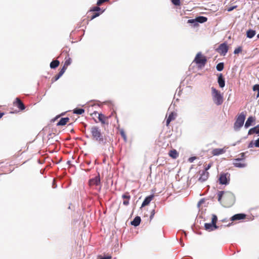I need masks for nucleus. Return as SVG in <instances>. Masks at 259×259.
Returning a JSON list of instances; mask_svg holds the SVG:
<instances>
[{
  "label": "nucleus",
  "instance_id": "1",
  "mask_svg": "<svg viewBox=\"0 0 259 259\" xmlns=\"http://www.w3.org/2000/svg\"><path fill=\"white\" fill-rule=\"evenodd\" d=\"M92 138L93 140L97 141L99 144L105 145L106 144V139L103 134L102 133L101 129L97 126H93L90 128Z\"/></svg>",
  "mask_w": 259,
  "mask_h": 259
},
{
  "label": "nucleus",
  "instance_id": "2",
  "mask_svg": "<svg viewBox=\"0 0 259 259\" xmlns=\"http://www.w3.org/2000/svg\"><path fill=\"white\" fill-rule=\"evenodd\" d=\"M211 89L212 99L213 103L218 106L222 105L224 101L223 96L220 91L214 87H212Z\"/></svg>",
  "mask_w": 259,
  "mask_h": 259
},
{
  "label": "nucleus",
  "instance_id": "3",
  "mask_svg": "<svg viewBox=\"0 0 259 259\" xmlns=\"http://www.w3.org/2000/svg\"><path fill=\"white\" fill-rule=\"evenodd\" d=\"M245 119V114L243 112L240 113L238 116L234 124V130L235 131H239L241 127L243 126Z\"/></svg>",
  "mask_w": 259,
  "mask_h": 259
},
{
  "label": "nucleus",
  "instance_id": "4",
  "mask_svg": "<svg viewBox=\"0 0 259 259\" xmlns=\"http://www.w3.org/2000/svg\"><path fill=\"white\" fill-rule=\"evenodd\" d=\"M194 62L200 66H204L207 62V59L206 57L202 55L201 52H199L197 54Z\"/></svg>",
  "mask_w": 259,
  "mask_h": 259
},
{
  "label": "nucleus",
  "instance_id": "5",
  "mask_svg": "<svg viewBox=\"0 0 259 259\" xmlns=\"http://www.w3.org/2000/svg\"><path fill=\"white\" fill-rule=\"evenodd\" d=\"M229 176L228 173L221 174L219 178L220 183L222 185H228L229 181Z\"/></svg>",
  "mask_w": 259,
  "mask_h": 259
},
{
  "label": "nucleus",
  "instance_id": "6",
  "mask_svg": "<svg viewBox=\"0 0 259 259\" xmlns=\"http://www.w3.org/2000/svg\"><path fill=\"white\" fill-rule=\"evenodd\" d=\"M217 50L221 55L225 56L228 51V47L227 44L224 42L221 44Z\"/></svg>",
  "mask_w": 259,
  "mask_h": 259
},
{
  "label": "nucleus",
  "instance_id": "7",
  "mask_svg": "<svg viewBox=\"0 0 259 259\" xmlns=\"http://www.w3.org/2000/svg\"><path fill=\"white\" fill-rule=\"evenodd\" d=\"M224 199L230 202H233L235 200V196L232 193L225 191Z\"/></svg>",
  "mask_w": 259,
  "mask_h": 259
},
{
  "label": "nucleus",
  "instance_id": "8",
  "mask_svg": "<svg viewBox=\"0 0 259 259\" xmlns=\"http://www.w3.org/2000/svg\"><path fill=\"white\" fill-rule=\"evenodd\" d=\"M255 121V117H253L252 116L248 117L245 123L244 127L245 128H248L249 127L254 124Z\"/></svg>",
  "mask_w": 259,
  "mask_h": 259
},
{
  "label": "nucleus",
  "instance_id": "9",
  "mask_svg": "<svg viewBox=\"0 0 259 259\" xmlns=\"http://www.w3.org/2000/svg\"><path fill=\"white\" fill-rule=\"evenodd\" d=\"M100 177L99 174L98 176H96L89 180V184L90 186H98L100 184Z\"/></svg>",
  "mask_w": 259,
  "mask_h": 259
},
{
  "label": "nucleus",
  "instance_id": "10",
  "mask_svg": "<svg viewBox=\"0 0 259 259\" xmlns=\"http://www.w3.org/2000/svg\"><path fill=\"white\" fill-rule=\"evenodd\" d=\"M218 82L221 88H223L225 85V78L222 73L219 74L218 75Z\"/></svg>",
  "mask_w": 259,
  "mask_h": 259
},
{
  "label": "nucleus",
  "instance_id": "11",
  "mask_svg": "<svg viewBox=\"0 0 259 259\" xmlns=\"http://www.w3.org/2000/svg\"><path fill=\"white\" fill-rule=\"evenodd\" d=\"M241 161H236V158L233 159V164L235 167L244 168L247 166L245 162H241Z\"/></svg>",
  "mask_w": 259,
  "mask_h": 259
},
{
  "label": "nucleus",
  "instance_id": "12",
  "mask_svg": "<svg viewBox=\"0 0 259 259\" xmlns=\"http://www.w3.org/2000/svg\"><path fill=\"white\" fill-rule=\"evenodd\" d=\"M154 197V194H151L148 196H147L144 200L143 201L142 204V206L141 207H144V206H145L147 205H148L150 202L151 201V200L153 199Z\"/></svg>",
  "mask_w": 259,
  "mask_h": 259
},
{
  "label": "nucleus",
  "instance_id": "13",
  "mask_svg": "<svg viewBox=\"0 0 259 259\" xmlns=\"http://www.w3.org/2000/svg\"><path fill=\"white\" fill-rule=\"evenodd\" d=\"M226 150L224 148H215L212 150L211 153L213 156H219L225 153Z\"/></svg>",
  "mask_w": 259,
  "mask_h": 259
},
{
  "label": "nucleus",
  "instance_id": "14",
  "mask_svg": "<svg viewBox=\"0 0 259 259\" xmlns=\"http://www.w3.org/2000/svg\"><path fill=\"white\" fill-rule=\"evenodd\" d=\"M246 215L244 213H237L233 215L231 220L232 221H237V220H241L245 218Z\"/></svg>",
  "mask_w": 259,
  "mask_h": 259
},
{
  "label": "nucleus",
  "instance_id": "15",
  "mask_svg": "<svg viewBox=\"0 0 259 259\" xmlns=\"http://www.w3.org/2000/svg\"><path fill=\"white\" fill-rule=\"evenodd\" d=\"M209 172L203 170L202 173L200 174V177L199 178V181L201 182L205 181L208 178Z\"/></svg>",
  "mask_w": 259,
  "mask_h": 259
},
{
  "label": "nucleus",
  "instance_id": "16",
  "mask_svg": "<svg viewBox=\"0 0 259 259\" xmlns=\"http://www.w3.org/2000/svg\"><path fill=\"white\" fill-rule=\"evenodd\" d=\"M204 228L205 230L209 231H213L218 228V226H215L212 223H205Z\"/></svg>",
  "mask_w": 259,
  "mask_h": 259
},
{
  "label": "nucleus",
  "instance_id": "17",
  "mask_svg": "<svg viewBox=\"0 0 259 259\" xmlns=\"http://www.w3.org/2000/svg\"><path fill=\"white\" fill-rule=\"evenodd\" d=\"M15 103L16 104V105L17 106V107L21 110H23L25 109V106L24 104L23 103V102L20 100L19 98H16L15 100Z\"/></svg>",
  "mask_w": 259,
  "mask_h": 259
},
{
  "label": "nucleus",
  "instance_id": "18",
  "mask_svg": "<svg viewBox=\"0 0 259 259\" xmlns=\"http://www.w3.org/2000/svg\"><path fill=\"white\" fill-rule=\"evenodd\" d=\"M141 221V218L139 216H137L131 222V224L132 225H133L135 227H137L140 224Z\"/></svg>",
  "mask_w": 259,
  "mask_h": 259
},
{
  "label": "nucleus",
  "instance_id": "19",
  "mask_svg": "<svg viewBox=\"0 0 259 259\" xmlns=\"http://www.w3.org/2000/svg\"><path fill=\"white\" fill-rule=\"evenodd\" d=\"M66 69H67L66 67H65V66H63V67L60 70L58 74L55 76L54 80L57 81L58 79H59L60 78V77L64 73Z\"/></svg>",
  "mask_w": 259,
  "mask_h": 259
},
{
  "label": "nucleus",
  "instance_id": "20",
  "mask_svg": "<svg viewBox=\"0 0 259 259\" xmlns=\"http://www.w3.org/2000/svg\"><path fill=\"white\" fill-rule=\"evenodd\" d=\"M69 120V117H63L60 119L59 122L57 123L58 126L59 125H65L68 121Z\"/></svg>",
  "mask_w": 259,
  "mask_h": 259
},
{
  "label": "nucleus",
  "instance_id": "21",
  "mask_svg": "<svg viewBox=\"0 0 259 259\" xmlns=\"http://www.w3.org/2000/svg\"><path fill=\"white\" fill-rule=\"evenodd\" d=\"M256 34V31L253 29H249L246 31V36L249 38H252Z\"/></svg>",
  "mask_w": 259,
  "mask_h": 259
},
{
  "label": "nucleus",
  "instance_id": "22",
  "mask_svg": "<svg viewBox=\"0 0 259 259\" xmlns=\"http://www.w3.org/2000/svg\"><path fill=\"white\" fill-rule=\"evenodd\" d=\"M196 20L197 21V25L198 23H203L207 21V18L204 16H198L196 18Z\"/></svg>",
  "mask_w": 259,
  "mask_h": 259
},
{
  "label": "nucleus",
  "instance_id": "23",
  "mask_svg": "<svg viewBox=\"0 0 259 259\" xmlns=\"http://www.w3.org/2000/svg\"><path fill=\"white\" fill-rule=\"evenodd\" d=\"M255 134L259 136V129H256L255 127H252L249 130L248 135H251Z\"/></svg>",
  "mask_w": 259,
  "mask_h": 259
},
{
  "label": "nucleus",
  "instance_id": "24",
  "mask_svg": "<svg viewBox=\"0 0 259 259\" xmlns=\"http://www.w3.org/2000/svg\"><path fill=\"white\" fill-rule=\"evenodd\" d=\"M59 61L57 60H53L50 63V67L52 69H55L59 65Z\"/></svg>",
  "mask_w": 259,
  "mask_h": 259
},
{
  "label": "nucleus",
  "instance_id": "25",
  "mask_svg": "<svg viewBox=\"0 0 259 259\" xmlns=\"http://www.w3.org/2000/svg\"><path fill=\"white\" fill-rule=\"evenodd\" d=\"M175 119V117H174V113L173 112H171L167 118L166 119V125H168V124H169V123Z\"/></svg>",
  "mask_w": 259,
  "mask_h": 259
},
{
  "label": "nucleus",
  "instance_id": "26",
  "mask_svg": "<svg viewBox=\"0 0 259 259\" xmlns=\"http://www.w3.org/2000/svg\"><path fill=\"white\" fill-rule=\"evenodd\" d=\"M84 112V109L83 108H76L73 110V113L81 115Z\"/></svg>",
  "mask_w": 259,
  "mask_h": 259
},
{
  "label": "nucleus",
  "instance_id": "27",
  "mask_svg": "<svg viewBox=\"0 0 259 259\" xmlns=\"http://www.w3.org/2000/svg\"><path fill=\"white\" fill-rule=\"evenodd\" d=\"M169 155L174 158H176L178 156V153L176 150H172L169 151Z\"/></svg>",
  "mask_w": 259,
  "mask_h": 259
},
{
  "label": "nucleus",
  "instance_id": "28",
  "mask_svg": "<svg viewBox=\"0 0 259 259\" xmlns=\"http://www.w3.org/2000/svg\"><path fill=\"white\" fill-rule=\"evenodd\" d=\"M105 118L106 117H105V116L103 114L100 113L99 114L98 119L102 123V124H103L106 123L105 120Z\"/></svg>",
  "mask_w": 259,
  "mask_h": 259
},
{
  "label": "nucleus",
  "instance_id": "29",
  "mask_svg": "<svg viewBox=\"0 0 259 259\" xmlns=\"http://www.w3.org/2000/svg\"><path fill=\"white\" fill-rule=\"evenodd\" d=\"M224 68V64L223 62L218 63L216 66V69L218 71H221Z\"/></svg>",
  "mask_w": 259,
  "mask_h": 259
},
{
  "label": "nucleus",
  "instance_id": "30",
  "mask_svg": "<svg viewBox=\"0 0 259 259\" xmlns=\"http://www.w3.org/2000/svg\"><path fill=\"white\" fill-rule=\"evenodd\" d=\"M248 152H242L241 153L240 155L241 156V157L240 158H236V161H243L244 162V160H245V153H247Z\"/></svg>",
  "mask_w": 259,
  "mask_h": 259
},
{
  "label": "nucleus",
  "instance_id": "31",
  "mask_svg": "<svg viewBox=\"0 0 259 259\" xmlns=\"http://www.w3.org/2000/svg\"><path fill=\"white\" fill-rule=\"evenodd\" d=\"M224 193L225 191H219L218 193V201H219L220 203L221 202V199L222 198H224Z\"/></svg>",
  "mask_w": 259,
  "mask_h": 259
},
{
  "label": "nucleus",
  "instance_id": "32",
  "mask_svg": "<svg viewBox=\"0 0 259 259\" xmlns=\"http://www.w3.org/2000/svg\"><path fill=\"white\" fill-rule=\"evenodd\" d=\"M253 90L254 91L257 92L256 97L257 98L259 97V84H256L254 85L253 87Z\"/></svg>",
  "mask_w": 259,
  "mask_h": 259
},
{
  "label": "nucleus",
  "instance_id": "33",
  "mask_svg": "<svg viewBox=\"0 0 259 259\" xmlns=\"http://www.w3.org/2000/svg\"><path fill=\"white\" fill-rule=\"evenodd\" d=\"M218 218L217 217L213 214L212 215V220H211V223H212L215 226H217L216 225V223L217 222Z\"/></svg>",
  "mask_w": 259,
  "mask_h": 259
},
{
  "label": "nucleus",
  "instance_id": "34",
  "mask_svg": "<svg viewBox=\"0 0 259 259\" xmlns=\"http://www.w3.org/2000/svg\"><path fill=\"white\" fill-rule=\"evenodd\" d=\"M122 198L123 199L130 200L131 198V196L128 192H126L122 195Z\"/></svg>",
  "mask_w": 259,
  "mask_h": 259
},
{
  "label": "nucleus",
  "instance_id": "35",
  "mask_svg": "<svg viewBox=\"0 0 259 259\" xmlns=\"http://www.w3.org/2000/svg\"><path fill=\"white\" fill-rule=\"evenodd\" d=\"M173 5L176 6H180L181 4L180 0H171Z\"/></svg>",
  "mask_w": 259,
  "mask_h": 259
},
{
  "label": "nucleus",
  "instance_id": "36",
  "mask_svg": "<svg viewBox=\"0 0 259 259\" xmlns=\"http://www.w3.org/2000/svg\"><path fill=\"white\" fill-rule=\"evenodd\" d=\"M242 51V49L241 47H239L235 49L234 51V54H237L240 53Z\"/></svg>",
  "mask_w": 259,
  "mask_h": 259
},
{
  "label": "nucleus",
  "instance_id": "37",
  "mask_svg": "<svg viewBox=\"0 0 259 259\" xmlns=\"http://www.w3.org/2000/svg\"><path fill=\"white\" fill-rule=\"evenodd\" d=\"M188 23L194 24V26L197 25V21L196 20V18L195 19H189L188 20Z\"/></svg>",
  "mask_w": 259,
  "mask_h": 259
},
{
  "label": "nucleus",
  "instance_id": "38",
  "mask_svg": "<svg viewBox=\"0 0 259 259\" xmlns=\"http://www.w3.org/2000/svg\"><path fill=\"white\" fill-rule=\"evenodd\" d=\"M120 135H121V137L123 138L124 141H126V135H125L124 131L123 130H122L120 131Z\"/></svg>",
  "mask_w": 259,
  "mask_h": 259
},
{
  "label": "nucleus",
  "instance_id": "39",
  "mask_svg": "<svg viewBox=\"0 0 259 259\" xmlns=\"http://www.w3.org/2000/svg\"><path fill=\"white\" fill-rule=\"evenodd\" d=\"M71 63V59L70 58H68V59L66 60L65 62L64 66L66 67V66L69 65Z\"/></svg>",
  "mask_w": 259,
  "mask_h": 259
},
{
  "label": "nucleus",
  "instance_id": "40",
  "mask_svg": "<svg viewBox=\"0 0 259 259\" xmlns=\"http://www.w3.org/2000/svg\"><path fill=\"white\" fill-rule=\"evenodd\" d=\"M109 0H98L97 3V5L98 6H100L102 4H103L105 2H108Z\"/></svg>",
  "mask_w": 259,
  "mask_h": 259
},
{
  "label": "nucleus",
  "instance_id": "41",
  "mask_svg": "<svg viewBox=\"0 0 259 259\" xmlns=\"http://www.w3.org/2000/svg\"><path fill=\"white\" fill-rule=\"evenodd\" d=\"M253 146H255V143L253 141H251L248 145V148H252Z\"/></svg>",
  "mask_w": 259,
  "mask_h": 259
},
{
  "label": "nucleus",
  "instance_id": "42",
  "mask_svg": "<svg viewBox=\"0 0 259 259\" xmlns=\"http://www.w3.org/2000/svg\"><path fill=\"white\" fill-rule=\"evenodd\" d=\"M237 7V6L236 5L230 7L228 8L227 11L231 12V11H233L234 9H236Z\"/></svg>",
  "mask_w": 259,
  "mask_h": 259
},
{
  "label": "nucleus",
  "instance_id": "43",
  "mask_svg": "<svg viewBox=\"0 0 259 259\" xmlns=\"http://www.w3.org/2000/svg\"><path fill=\"white\" fill-rule=\"evenodd\" d=\"M101 10V8L99 7H94L91 11H99Z\"/></svg>",
  "mask_w": 259,
  "mask_h": 259
},
{
  "label": "nucleus",
  "instance_id": "44",
  "mask_svg": "<svg viewBox=\"0 0 259 259\" xmlns=\"http://www.w3.org/2000/svg\"><path fill=\"white\" fill-rule=\"evenodd\" d=\"M155 213V210L154 209H153L151 212V214H150V220H152V218H153L154 214Z\"/></svg>",
  "mask_w": 259,
  "mask_h": 259
},
{
  "label": "nucleus",
  "instance_id": "45",
  "mask_svg": "<svg viewBox=\"0 0 259 259\" xmlns=\"http://www.w3.org/2000/svg\"><path fill=\"white\" fill-rule=\"evenodd\" d=\"M196 159V157H195V156L191 157H190V158H189L188 161H189L190 162L192 163V162H193L194 161V160H195Z\"/></svg>",
  "mask_w": 259,
  "mask_h": 259
},
{
  "label": "nucleus",
  "instance_id": "46",
  "mask_svg": "<svg viewBox=\"0 0 259 259\" xmlns=\"http://www.w3.org/2000/svg\"><path fill=\"white\" fill-rule=\"evenodd\" d=\"M211 163H209L205 167V169L204 170V171H207L211 166Z\"/></svg>",
  "mask_w": 259,
  "mask_h": 259
},
{
  "label": "nucleus",
  "instance_id": "47",
  "mask_svg": "<svg viewBox=\"0 0 259 259\" xmlns=\"http://www.w3.org/2000/svg\"><path fill=\"white\" fill-rule=\"evenodd\" d=\"M255 147H259V138L254 141Z\"/></svg>",
  "mask_w": 259,
  "mask_h": 259
},
{
  "label": "nucleus",
  "instance_id": "48",
  "mask_svg": "<svg viewBox=\"0 0 259 259\" xmlns=\"http://www.w3.org/2000/svg\"><path fill=\"white\" fill-rule=\"evenodd\" d=\"M111 255H107V256H104L101 257L100 259H111Z\"/></svg>",
  "mask_w": 259,
  "mask_h": 259
},
{
  "label": "nucleus",
  "instance_id": "49",
  "mask_svg": "<svg viewBox=\"0 0 259 259\" xmlns=\"http://www.w3.org/2000/svg\"><path fill=\"white\" fill-rule=\"evenodd\" d=\"M123 204L127 206L129 204V200H124L123 202Z\"/></svg>",
  "mask_w": 259,
  "mask_h": 259
},
{
  "label": "nucleus",
  "instance_id": "50",
  "mask_svg": "<svg viewBox=\"0 0 259 259\" xmlns=\"http://www.w3.org/2000/svg\"><path fill=\"white\" fill-rule=\"evenodd\" d=\"M204 202V199H201L199 200V201L198 202L197 205L198 207Z\"/></svg>",
  "mask_w": 259,
  "mask_h": 259
},
{
  "label": "nucleus",
  "instance_id": "51",
  "mask_svg": "<svg viewBox=\"0 0 259 259\" xmlns=\"http://www.w3.org/2000/svg\"><path fill=\"white\" fill-rule=\"evenodd\" d=\"M57 184H56V183H55V180H53V184H52V187H53V188H57Z\"/></svg>",
  "mask_w": 259,
  "mask_h": 259
},
{
  "label": "nucleus",
  "instance_id": "52",
  "mask_svg": "<svg viewBox=\"0 0 259 259\" xmlns=\"http://www.w3.org/2000/svg\"><path fill=\"white\" fill-rule=\"evenodd\" d=\"M94 15L95 16V17L96 18V17H98L100 15V13L97 12V13H95Z\"/></svg>",
  "mask_w": 259,
  "mask_h": 259
},
{
  "label": "nucleus",
  "instance_id": "53",
  "mask_svg": "<svg viewBox=\"0 0 259 259\" xmlns=\"http://www.w3.org/2000/svg\"><path fill=\"white\" fill-rule=\"evenodd\" d=\"M240 143V141H238L236 143H233L232 146H235V145H236L237 144H238V143Z\"/></svg>",
  "mask_w": 259,
  "mask_h": 259
},
{
  "label": "nucleus",
  "instance_id": "54",
  "mask_svg": "<svg viewBox=\"0 0 259 259\" xmlns=\"http://www.w3.org/2000/svg\"><path fill=\"white\" fill-rule=\"evenodd\" d=\"M4 115V113L3 112H0V119L3 117V116Z\"/></svg>",
  "mask_w": 259,
  "mask_h": 259
},
{
  "label": "nucleus",
  "instance_id": "55",
  "mask_svg": "<svg viewBox=\"0 0 259 259\" xmlns=\"http://www.w3.org/2000/svg\"><path fill=\"white\" fill-rule=\"evenodd\" d=\"M96 17L95 16H94V15H93L91 18V20H93L94 19H95Z\"/></svg>",
  "mask_w": 259,
  "mask_h": 259
},
{
  "label": "nucleus",
  "instance_id": "56",
  "mask_svg": "<svg viewBox=\"0 0 259 259\" xmlns=\"http://www.w3.org/2000/svg\"><path fill=\"white\" fill-rule=\"evenodd\" d=\"M254 127H255L256 129H259V124L257 125L256 126H254Z\"/></svg>",
  "mask_w": 259,
  "mask_h": 259
},
{
  "label": "nucleus",
  "instance_id": "57",
  "mask_svg": "<svg viewBox=\"0 0 259 259\" xmlns=\"http://www.w3.org/2000/svg\"><path fill=\"white\" fill-rule=\"evenodd\" d=\"M85 137L87 138H90V137L88 135H85Z\"/></svg>",
  "mask_w": 259,
  "mask_h": 259
},
{
  "label": "nucleus",
  "instance_id": "58",
  "mask_svg": "<svg viewBox=\"0 0 259 259\" xmlns=\"http://www.w3.org/2000/svg\"><path fill=\"white\" fill-rule=\"evenodd\" d=\"M257 38H259V33L257 35Z\"/></svg>",
  "mask_w": 259,
  "mask_h": 259
},
{
  "label": "nucleus",
  "instance_id": "59",
  "mask_svg": "<svg viewBox=\"0 0 259 259\" xmlns=\"http://www.w3.org/2000/svg\"><path fill=\"white\" fill-rule=\"evenodd\" d=\"M181 245H182V246H184V243H181Z\"/></svg>",
  "mask_w": 259,
  "mask_h": 259
},
{
  "label": "nucleus",
  "instance_id": "60",
  "mask_svg": "<svg viewBox=\"0 0 259 259\" xmlns=\"http://www.w3.org/2000/svg\"><path fill=\"white\" fill-rule=\"evenodd\" d=\"M70 162L69 161H68L67 162L68 164H69V163H70Z\"/></svg>",
  "mask_w": 259,
  "mask_h": 259
},
{
  "label": "nucleus",
  "instance_id": "61",
  "mask_svg": "<svg viewBox=\"0 0 259 259\" xmlns=\"http://www.w3.org/2000/svg\"><path fill=\"white\" fill-rule=\"evenodd\" d=\"M90 164V162H88V164Z\"/></svg>",
  "mask_w": 259,
  "mask_h": 259
},
{
  "label": "nucleus",
  "instance_id": "62",
  "mask_svg": "<svg viewBox=\"0 0 259 259\" xmlns=\"http://www.w3.org/2000/svg\"><path fill=\"white\" fill-rule=\"evenodd\" d=\"M183 233H184L186 235V232L183 231Z\"/></svg>",
  "mask_w": 259,
  "mask_h": 259
}]
</instances>
